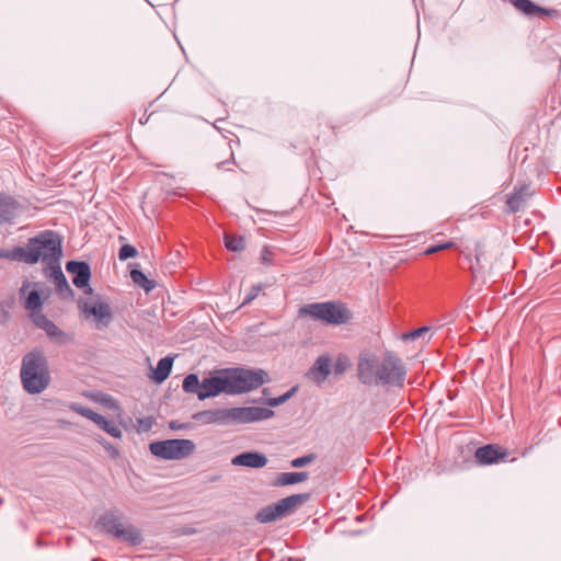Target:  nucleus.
Returning a JSON list of instances; mask_svg holds the SVG:
<instances>
[{
    "label": "nucleus",
    "mask_w": 561,
    "mask_h": 561,
    "mask_svg": "<svg viewBox=\"0 0 561 561\" xmlns=\"http://www.w3.org/2000/svg\"><path fill=\"white\" fill-rule=\"evenodd\" d=\"M225 247L229 251H232V252L242 251L245 247L244 238L226 233L225 234Z\"/></svg>",
    "instance_id": "24"
},
{
    "label": "nucleus",
    "mask_w": 561,
    "mask_h": 561,
    "mask_svg": "<svg viewBox=\"0 0 561 561\" xmlns=\"http://www.w3.org/2000/svg\"><path fill=\"white\" fill-rule=\"evenodd\" d=\"M530 195L528 186H522L519 188H515L514 192L507 198V206L513 211L516 213L519 210L522 204L526 201V198Z\"/></svg>",
    "instance_id": "20"
},
{
    "label": "nucleus",
    "mask_w": 561,
    "mask_h": 561,
    "mask_svg": "<svg viewBox=\"0 0 561 561\" xmlns=\"http://www.w3.org/2000/svg\"><path fill=\"white\" fill-rule=\"evenodd\" d=\"M296 390H297V387H293L290 390H288L284 394L276 397V398L268 399L267 405L271 408H275V407L284 404L287 400H289L294 396Z\"/></svg>",
    "instance_id": "27"
},
{
    "label": "nucleus",
    "mask_w": 561,
    "mask_h": 561,
    "mask_svg": "<svg viewBox=\"0 0 561 561\" xmlns=\"http://www.w3.org/2000/svg\"><path fill=\"white\" fill-rule=\"evenodd\" d=\"M103 531L130 546H138L142 541L140 531L129 523L123 522V514L117 510L104 512L98 519Z\"/></svg>",
    "instance_id": "6"
},
{
    "label": "nucleus",
    "mask_w": 561,
    "mask_h": 561,
    "mask_svg": "<svg viewBox=\"0 0 561 561\" xmlns=\"http://www.w3.org/2000/svg\"><path fill=\"white\" fill-rule=\"evenodd\" d=\"M0 259L24 262L23 247H16L13 248L12 250H0Z\"/></svg>",
    "instance_id": "26"
},
{
    "label": "nucleus",
    "mask_w": 561,
    "mask_h": 561,
    "mask_svg": "<svg viewBox=\"0 0 561 561\" xmlns=\"http://www.w3.org/2000/svg\"><path fill=\"white\" fill-rule=\"evenodd\" d=\"M331 359L329 356L322 355L319 356L312 367L309 370V376L316 381L318 385H321L325 381L328 376L331 373L330 369Z\"/></svg>",
    "instance_id": "16"
},
{
    "label": "nucleus",
    "mask_w": 561,
    "mask_h": 561,
    "mask_svg": "<svg viewBox=\"0 0 561 561\" xmlns=\"http://www.w3.org/2000/svg\"><path fill=\"white\" fill-rule=\"evenodd\" d=\"M228 394H240L257 389L266 381L262 369L226 368Z\"/></svg>",
    "instance_id": "8"
},
{
    "label": "nucleus",
    "mask_w": 561,
    "mask_h": 561,
    "mask_svg": "<svg viewBox=\"0 0 561 561\" xmlns=\"http://www.w3.org/2000/svg\"><path fill=\"white\" fill-rule=\"evenodd\" d=\"M172 365H173L172 357L165 356V357L161 358L158 362L156 369L152 371V375H151L152 380L158 383H161L162 381H164L171 374Z\"/></svg>",
    "instance_id": "19"
},
{
    "label": "nucleus",
    "mask_w": 561,
    "mask_h": 561,
    "mask_svg": "<svg viewBox=\"0 0 561 561\" xmlns=\"http://www.w3.org/2000/svg\"><path fill=\"white\" fill-rule=\"evenodd\" d=\"M273 252L267 245H264L261 251V263L264 265H272L273 264Z\"/></svg>",
    "instance_id": "35"
},
{
    "label": "nucleus",
    "mask_w": 561,
    "mask_h": 561,
    "mask_svg": "<svg viewBox=\"0 0 561 561\" xmlns=\"http://www.w3.org/2000/svg\"><path fill=\"white\" fill-rule=\"evenodd\" d=\"M222 392L228 394V383L225 369H219L202 380V391L198 393V399L205 400L217 397Z\"/></svg>",
    "instance_id": "12"
},
{
    "label": "nucleus",
    "mask_w": 561,
    "mask_h": 561,
    "mask_svg": "<svg viewBox=\"0 0 561 561\" xmlns=\"http://www.w3.org/2000/svg\"><path fill=\"white\" fill-rule=\"evenodd\" d=\"M518 11L527 16L552 15L554 10L537 5L531 0H508Z\"/></svg>",
    "instance_id": "17"
},
{
    "label": "nucleus",
    "mask_w": 561,
    "mask_h": 561,
    "mask_svg": "<svg viewBox=\"0 0 561 561\" xmlns=\"http://www.w3.org/2000/svg\"><path fill=\"white\" fill-rule=\"evenodd\" d=\"M350 366L347 357L341 355L336 358L333 369L335 375H342Z\"/></svg>",
    "instance_id": "33"
},
{
    "label": "nucleus",
    "mask_w": 561,
    "mask_h": 561,
    "mask_svg": "<svg viewBox=\"0 0 561 561\" xmlns=\"http://www.w3.org/2000/svg\"><path fill=\"white\" fill-rule=\"evenodd\" d=\"M130 278L135 284L144 288L147 293L154 288V282L148 279V277L140 270L133 268L130 271Z\"/></svg>",
    "instance_id": "23"
},
{
    "label": "nucleus",
    "mask_w": 561,
    "mask_h": 561,
    "mask_svg": "<svg viewBox=\"0 0 561 561\" xmlns=\"http://www.w3.org/2000/svg\"><path fill=\"white\" fill-rule=\"evenodd\" d=\"M454 245V243L451 241H448V242H444V243H440V244H435V245H431L428 247L426 250H425V254L426 255H430V254H434V253H437L442 250H446V249H449Z\"/></svg>",
    "instance_id": "36"
},
{
    "label": "nucleus",
    "mask_w": 561,
    "mask_h": 561,
    "mask_svg": "<svg viewBox=\"0 0 561 561\" xmlns=\"http://www.w3.org/2000/svg\"><path fill=\"white\" fill-rule=\"evenodd\" d=\"M309 497L308 493L293 494L284 497L272 505L261 508L256 513L255 519L262 524L274 522L307 502Z\"/></svg>",
    "instance_id": "11"
},
{
    "label": "nucleus",
    "mask_w": 561,
    "mask_h": 561,
    "mask_svg": "<svg viewBox=\"0 0 561 561\" xmlns=\"http://www.w3.org/2000/svg\"><path fill=\"white\" fill-rule=\"evenodd\" d=\"M20 377L23 389L30 394H38L47 389L50 373L43 351L35 348L23 356Z\"/></svg>",
    "instance_id": "5"
},
{
    "label": "nucleus",
    "mask_w": 561,
    "mask_h": 561,
    "mask_svg": "<svg viewBox=\"0 0 561 561\" xmlns=\"http://www.w3.org/2000/svg\"><path fill=\"white\" fill-rule=\"evenodd\" d=\"M267 285L265 284H256V285H253L251 287V289L249 290V293L245 295L242 304H241V307L242 306H245V305H249L251 304L259 295L260 293L266 287Z\"/></svg>",
    "instance_id": "28"
},
{
    "label": "nucleus",
    "mask_w": 561,
    "mask_h": 561,
    "mask_svg": "<svg viewBox=\"0 0 561 561\" xmlns=\"http://www.w3.org/2000/svg\"><path fill=\"white\" fill-rule=\"evenodd\" d=\"M274 415V411L262 407H242L206 410L194 415L196 421L205 424H245L263 420H268Z\"/></svg>",
    "instance_id": "4"
},
{
    "label": "nucleus",
    "mask_w": 561,
    "mask_h": 561,
    "mask_svg": "<svg viewBox=\"0 0 561 561\" xmlns=\"http://www.w3.org/2000/svg\"><path fill=\"white\" fill-rule=\"evenodd\" d=\"M138 251L134 245L124 244L118 251V259L121 261H126L127 259L135 257Z\"/></svg>",
    "instance_id": "29"
},
{
    "label": "nucleus",
    "mask_w": 561,
    "mask_h": 561,
    "mask_svg": "<svg viewBox=\"0 0 561 561\" xmlns=\"http://www.w3.org/2000/svg\"><path fill=\"white\" fill-rule=\"evenodd\" d=\"M301 312L334 325L344 324L352 318L350 310L343 304L332 301L306 305L301 308Z\"/></svg>",
    "instance_id": "10"
},
{
    "label": "nucleus",
    "mask_w": 561,
    "mask_h": 561,
    "mask_svg": "<svg viewBox=\"0 0 561 561\" xmlns=\"http://www.w3.org/2000/svg\"><path fill=\"white\" fill-rule=\"evenodd\" d=\"M482 256H483V248H482V245L480 243H477L476 244V249H474L476 264H472L470 266L472 273H476V272L479 271L480 265H481Z\"/></svg>",
    "instance_id": "34"
},
{
    "label": "nucleus",
    "mask_w": 561,
    "mask_h": 561,
    "mask_svg": "<svg viewBox=\"0 0 561 561\" xmlns=\"http://www.w3.org/2000/svg\"><path fill=\"white\" fill-rule=\"evenodd\" d=\"M195 448L194 442L185 438L157 440L149 444L150 453L163 460L185 459L194 453Z\"/></svg>",
    "instance_id": "9"
},
{
    "label": "nucleus",
    "mask_w": 561,
    "mask_h": 561,
    "mask_svg": "<svg viewBox=\"0 0 561 561\" xmlns=\"http://www.w3.org/2000/svg\"><path fill=\"white\" fill-rule=\"evenodd\" d=\"M91 268L87 262L72 260V285L82 289L83 294H91L93 289L90 286Z\"/></svg>",
    "instance_id": "13"
},
{
    "label": "nucleus",
    "mask_w": 561,
    "mask_h": 561,
    "mask_svg": "<svg viewBox=\"0 0 561 561\" xmlns=\"http://www.w3.org/2000/svg\"><path fill=\"white\" fill-rule=\"evenodd\" d=\"M81 316L85 320L94 322L98 330H103L110 325L113 319L111 306L103 300L101 295L92 291L77 301Z\"/></svg>",
    "instance_id": "7"
},
{
    "label": "nucleus",
    "mask_w": 561,
    "mask_h": 561,
    "mask_svg": "<svg viewBox=\"0 0 561 561\" xmlns=\"http://www.w3.org/2000/svg\"><path fill=\"white\" fill-rule=\"evenodd\" d=\"M24 263L42 262L44 273L56 287L61 290L67 287V279L60 267L61 241L53 231H43L31 238L23 247Z\"/></svg>",
    "instance_id": "2"
},
{
    "label": "nucleus",
    "mask_w": 561,
    "mask_h": 561,
    "mask_svg": "<svg viewBox=\"0 0 561 561\" xmlns=\"http://www.w3.org/2000/svg\"><path fill=\"white\" fill-rule=\"evenodd\" d=\"M505 456V451H503L500 447L495 445H485L479 447L474 454L476 460L480 465L495 463L499 459H502Z\"/></svg>",
    "instance_id": "15"
},
{
    "label": "nucleus",
    "mask_w": 561,
    "mask_h": 561,
    "mask_svg": "<svg viewBox=\"0 0 561 561\" xmlns=\"http://www.w3.org/2000/svg\"><path fill=\"white\" fill-rule=\"evenodd\" d=\"M316 456L313 454H308L298 458H295L290 461V466L293 468H302L308 466L314 460Z\"/></svg>",
    "instance_id": "32"
},
{
    "label": "nucleus",
    "mask_w": 561,
    "mask_h": 561,
    "mask_svg": "<svg viewBox=\"0 0 561 561\" xmlns=\"http://www.w3.org/2000/svg\"><path fill=\"white\" fill-rule=\"evenodd\" d=\"M227 163L226 161L225 162H219L217 163V168L220 169L222 167V164Z\"/></svg>",
    "instance_id": "39"
},
{
    "label": "nucleus",
    "mask_w": 561,
    "mask_h": 561,
    "mask_svg": "<svg viewBox=\"0 0 561 561\" xmlns=\"http://www.w3.org/2000/svg\"><path fill=\"white\" fill-rule=\"evenodd\" d=\"M70 267H72V264H70V261H67V262L65 263V270H66L68 273H70Z\"/></svg>",
    "instance_id": "38"
},
{
    "label": "nucleus",
    "mask_w": 561,
    "mask_h": 561,
    "mask_svg": "<svg viewBox=\"0 0 561 561\" xmlns=\"http://www.w3.org/2000/svg\"><path fill=\"white\" fill-rule=\"evenodd\" d=\"M182 388L184 392L198 397V393L202 391V381H199L196 374H188L183 380Z\"/></svg>",
    "instance_id": "22"
},
{
    "label": "nucleus",
    "mask_w": 561,
    "mask_h": 561,
    "mask_svg": "<svg viewBox=\"0 0 561 561\" xmlns=\"http://www.w3.org/2000/svg\"><path fill=\"white\" fill-rule=\"evenodd\" d=\"M430 327H421L419 329L412 330L410 332H407L402 335V339L404 341H414L419 337L424 336L426 333L430 332Z\"/></svg>",
    "instance_id": "30"
},
{
    "label": "nucleus",
    "mask_w": 561,
    "mask_h": 561,
    "mask_svg": "<svg viewBox=\"0 0 561 561\" xmlns=\"http://www.w3.org/2000/svg\"><path fill=\"white\" fill-rule=\"evenodd\" d=\"M231 463L238 467L259 469L266 466L267 457L259 451H245L234 456Z\"/></svg>",
    "instance_id": "14"
},
{
    "label": "nucleus",
    "mask_w": 561,
    "mask_h": 561,
    "mask_svg": "<svg viewBox=\"0 0 561 561\" xmlns=\"http://www.w3.org/2000/svg\"><path fill=\"white\" fill-rule=\"evenodd\" d=\"M21 297L24 298V308L34 325L47 334V336L57 344H64L67 341V334L62 332L53 321L43 312L42 306L44 298L38 289V284L24 282L20 289Z\"/></svg>",
    "instance_id": "3"
},
{
    "label": "nucleus",
    "mask_w": 561,
    "mask_h": 561,
    "mask_svg": "<svg viewBox=\"0 0 561 561\" xmlns=\"http://www.w3.org/2000/svg\"><path fill=\"white\" fill-rule=\"evenodd\" d=\"M70 267H72V264H70V261H67V262L65 263V270H66L68 273H70Z\"/></svg>",
    "instance_id": "37"
},
{
    "label": "nucleus",
    "mask_w": 561,
    "mask_h": 561,
    "mask_svg": "<svg viewBox=\"0 0 561 561\" xmlns=\"http://www.w3.org/2000/svg\"><path fill=\"white\" fill-rule=\"evenodd\" d=\"M98 426L114 438L122 437L121 428L113 421L104 417Z\"/></svg>",
    "instance_id": "25"
},
{
    "label": "nucleus",
    "mask_w": 561,
    "mask_h": 561,
    "mask_svg": "<svg viewBox=\"0 0 561 561\" xmlns=\"http://www.w3.org/2000/svg\"><path fill=\"white\" fill-rule=\"evenodd\" d=\"M72 410H76L78 411L80 414L87 416L88 419H90L91 421H93L96 425L100 424V422L104 419L103 415L90 410V409H84V408H75L72 405Z\"/></svg>",
    "instance_id": "31"
},
{
    "label": "nucleus",
    "mask_w": 561,
    "mask_h": 561,
    "mask_svg": "<svg viewBox=\"0 0 561 561\" xmlns=\"http://www.w3.org/2000/svg\"><path fill=\"white\" fill-rule=\"evenodd\" d=\"M16 205L13 199L0 196V225L10 221L15 216Z\"/></svg>",
    "instance_id": "21"
},
{
    "label": "nucleus",
    "mask_w": 561,
    "mask_h": 561,
    "mask_svg": "<svg viewBox=\"0 0 561 561\" xmlns=\"http://www.w3.org/2000/svg\"><path fill=\"white\" fill-rule=\"evenodd\" d=\"M309 474L306 471H295V472H282L277 474L274 485L275 486H285L291 485L296 483L304 482L308 479Z\"/></svg>",
    "instance_id": "18"
},
{
    "label": "nucleus",
    "mask_w": 561,
    "mask_h": 561,
    "mask_svg": "<svg viewBox=\"0 0 561 561\" xmlns=\"http://www.w3.org/2000/svg\"><path fill=\"white\" fill-rule=\"evenodd\" d=\"M407 374L403 360L393 352H386L381 357L362 353L358 357L357 377L363 385L402 388Z\"/></svg>",
    "instance_id": "1"
}]
</instances>
